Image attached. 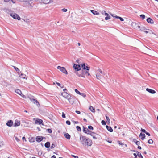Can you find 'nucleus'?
Instances as JSON below:
<instances>
[{
    "label": "nucleus",
    "mask_w": 158,
    "mask_h": 158,
    "mask_svg": "<svg viewBox=\"0 0 158 158\" xmlns=\"http://www.w3.org/2000/svg\"><path fill=\"white\" fill-rule=\"evenodd\" d=\"M75 91L76 93H77L79 95L81 94V93L79 91H78V90L77 89H75Z\"/></svg>",
    "instance_id": "obj_42"
},
{
    "label": "nucleus",
    "mask_w": 158,
    "mask_h": 158,
    "mask_svg": "<svg viewBox=\"0 0 158 158\" xmlns=\"http://www.w3.org/2000/svg\"><path fill=\"white\" fill-rule=\"evenodd\" d=\"M135 152L137 153V155L139 158H143L142 156L139 152L138 151H136Z\"/></svg>",
    "instance_id": "obj_22"
},
{
    "label": "nucleus",
    "mask_w": 158,
    "mask_h": 158,
    "mask_svg": "<svg viewBox=\"0 0 158 158\" xmlns=\"http://www.w3.org/2000/svg\"><path fill=\"white\" fill-rule=\"evenodd\" d=\"M57 68L64 74L66 75L68 74L67 72L64 67L59 66H57Z\"/></svg>",
    "instance_id": "obj_2"
},
{
    "label": "nucleus",
    "mask_w": 158,
    "mask_h": 158,
    "mask_svg": "<svg viewBox=\"0 0 158 158\" xmlns=\"http://www.w3.org/2000/svg\"><path fill=\"white\" fill-rule=\"evenodd\" d=\"M138 148L139 149H141L142 148H141V147H140V146H138Z\"/></svg>",
    "instance_id": "obj_64"
},
{
    "label": "nucleus",
    "mask_w": 158,
    "mask_h": 158,
    "mask_svg": "<svg viewBox=\"0 0 158 158\" xmlns=\"http://www.w3.org/2000/svg\"><path fill=\"white\" fill-rule=\"evenodd\" d=\"M111 15L114 18H116V17H118L115 14H111Z\"/></svg>",
    "instance_id": "obj_50"
},
{
    "label": "nucleus",
    "mask_w": 158,
    "mask_h": 158,
    "mask_svg": "<svg viewBox=\"0 0 158 158\" xmlns=\"http://www.w3.org/2000/svg\"><path fill=\"white\" fill-rule=\"evenodd\" d=\"M118 144H119V145H121L122 146L124 145V144L121 142H120V141H118L117 142Z\"/></svg>",
    "instance_id": "obj_41"
},
{
    "label": "nucleus",
    "mask_w": 158,
    "mask_h": 158,
    "mask_svg": "<svg viewBox=\"0 0 158 158\" xmlns=\"http://www.w3.org/2000/svg\"><path fill=\"white\" fill-rule=\"evenodd\" d=\"M73 67L76 70L78 71L80 70L81 67L80 65L75 64H74Z\"/></svg>",
    "instance_id": "obj_7"
},
{
    "label": "nucleus",
    "mask_w": 158,
    "mask_h": 158,
    "mask_svg": "<svg viewBox=\"0 0 158 158\" xmlns=\"http://www.w3.org/2000/svg\"><path fill=\"white\" fill-rule=\"evenodd\" d=\"M46 130L48 131V132L49 133H51L52 132V131L51 129H47Z\"/></svg>",
    "instance_id": "obj_43"
},
{
    "label": "nucleus",
    "mask_w": 158,
    "mask_h": 158,
    "mask_svg": "<svg viewBox=\"0 0 158 158\" xmlns=\"http://www.w3.org/2000/svg\"><path fill=\"white\" fill-rule=\"evenodd\" d=\"M116 18L119 19H120V21H124V19L123 18H121L120 17L118 16V17H116Z\"/></svg>",
    "instance_id": "obj_36"
},
{
    "label": "nucleus",
    "mask_w": 158,
    "mask_h": 158,
    "mask_svg": "<svg viewBox=\"0 0 158 158\" xmlns=\"http://www.w3.org/2000/svg\"><path fill=\"white\" fill-rule=\"evenodd\" d=\"M81 67L84 70H89L90 67L87 64L83 63L81 64Z\"/></svg>",
    "instance_id": "obj_5"
},
{
    "label": "nucleus",
    "mask_w": 158,
    "mask_h": 158,
    "mask_svg": "<svg viewBox=\"0 0 158 158\" xmlns=\"http://www.w3.org/2000/svg\"><path fill=\"white\" fill-rule=\"evenodd\" d=\"M98 71L101 74H103V75H105V73L104 72H103L101 69H98Z\"/></svg>",
    "instance_id": "obj_32"
},
{
    "label": "nucleus",
    "mask_w": 158,
    "mask_h": 158,
    "mask_svg": "<svg viewBox=\"0 0 158 158\" xmlns=\"http://www.w3.org/2000/svg\"><path fill=\"white\" fill-rule=\"evenodd\" d=\"M61 95L63 97H64L65 98H66L67 99H68V98H69L70 96V95L67 93L66 92L61 93Z\"/></svg>",
    "instance_id": "obj_6"
},
{
    "label": "nucleus",
    "mask_w": 158,
    "mask_h": 158,
    "mask_svg": "<svg viewBox=\"0 0 158 158\" xmlns=\"http://www.w3.org/2000/svg\"><path fill=\"white\" fill-rule=\"evenodd\" d=\"M146 90L148 92L151 93V94H154L156 93V91L153 89H149V88H147L146 89Z\"/></svg>",
    "instance_id": "obj_13"
},
{
    "label": "nucleus",
    "mask_w": 158,
    "mask_h": 158,
    "mask_svg": "<svg viewBox=\"0 0 158 158\" xmlns=\"http://www.w3.org/2000/svg\"><path fill=\"white\" fill-rule=\"evenodd\" d=\"M75 112L78 114H80L81 113V112L80 111L76 110L75 111Z\"/></svg>",
    "instance_id": "obj_56"
},
{
    "label": "nucleus",
    "mask_w": 158,
    "mask_h": 158,
    "mask_svg": "<svg viewBox=\"0 0 158 158\" xmlns=\"http://www.w3.org/2000/svg\"><path fill=\"white\" fill-rule=\"evenodd\" d=\"M56 146V144L53 143L52 144L51 146V149H53Z\"/></svg>",
    "instance_id": "obj_35"
},
{
    "label": "nucleus",
    "mask_w": 158,
    "mask_h": 158,
    "mask_svg": "<svg viewBox=\"0 0 158 158\" xmlns=\"http://www.w3.org/2000/svg\"><path fill=\"white\" fill-rule=\"evenodd\" d=\"M141 18L142 19H144L145 18V15H144L142 14L140 16Z\"/></svg>",
    "instance_id": "obj_37"
},
{
    "label": "nucleus",
    "mask_w": 158,
    "mask_h": 158,
    "mask_svg": "<svg viewBox=\"0 0 158 158\" xmlns=\"http://www.w3.org/2000/svg\"><path fill=\"white\" fill-rule=\"evenodd\" d=\"M66 123L68 125H70L71 124V122L67 120L66 121Z\"/></svg>",
    "instance_id": "obj_48"
},
{
    "label": "nucleus",
    "mask_w": 158,
    "mask_h": 158,
    "mask_svg": "<svg viewBox=\"0 0 158 158\" xmlns=\"http://www.w3.org/2000/svg\"><path fill=\"white\" fill-rule=\"evenodd\" d=\"M133 141L135 143L136 145H140V142L137 141L136 139H134Z\"/></svg>",
    "instance_id": "obj_24"
},
{
    "label": "nucleus",
    "mask_w": 158,
    "mask_h": 158,
    "mask_svg": "<svg viewBox=\"0 0 158 158\" xmlns=\"http://www.w3.org/2000/svg\"><path fill=\"white\" fill-rule=\"evenodd\" d=\"M10 15L14 19H17L18 20H20V17L17 14H16V13H11L10 14Z\"/></svg>",
    "instance_id": "obj_4"
},
{
    "label": "nucleus",
    "mask_w": 158,
    "mask_h": 158,
    "mask_svg": "<svg viewBox=\"0 0 158 158\" xmlns=\"http://www.w3.org/2000/svg\"><path fill=\"white\" fill-rule=\"evenodd\" d=\"M85 74H88V76H89V75H90L89 73H88V72H87V71H86V72H85Z\"/></svg>",
    "instance_id": "obj_60"
},
{
    "label": "nucleus",
    "mask_w": 158,
    "mask_h": 158,
    "mask_svg": "<svg viewBox=\"0 0 158 158\" xmlns=\"http://www.w3.org/2000/svg\"><path fill=\"white\" fill-rule=\"evenodd\" d=\"M73 122L75 124H77L78 123V121H73Z\"/></svg>",
    "instance_id": "obj_57"
},
{
    "label": "nucleus",
    "mask_w": 158,
    "mask_h": 158,
    "mask_svg": "<svg viewBox=\"0 0 158 158\" xmlns=\"http://www.w3.org/2000/svg\"><path fill=\"white\" fill-rule=\"evenodd\" d=\"M14 68V69H15V71L17 72H19V69L17 67L15 66H13Z\"/></svg>",
    "instance_id": "obj_34"
},
{
    "label": "nucleus",
    "mask_w": 158,
    "mask_h": 158,
    "mask_svg": "<svg viewBox=\"0 0 158 158\" xmlns=\"http://www.w3.org/2000/svg\"><path fill=\"white\" fill-rule=\"evenodd\" d=\"M56 84H57V85L59 86H60V87H61V88H63V86H62L61 85V84L59 83H58V82H56Z\"/></svg>",
    "instance_id": "obj_39"
},
{
    "label": "nucleus",
    "mask_w": 158,
    "mask_h": 158,
    "mask_svg": "<svg viewBox=\"0 0 158 158\" xmlns=\"http://www.w3.org/2000/svg\"><path fill=\"white\" fill-rule=\"evenodd\" d=\"M139 137L142 140H143L145 137V134L141 133L139 135Z\"/></svg>",
    "instance_id": "obj_16"
},
{
    "label": "nucleus",
    "mask_w": 158,
    "mask_h": 158,
    "mask_svg": "<svg viewBox=\"0 0 158 158\" xmlns=\"http://www.w3.org/2000/svg\"><path fill=\"white\" fill-rule=\"evenodd\" d=\"M101 123L102 125H105L106 124V123L105 121L104 120H102L101 121Z\"/></svg>",
    "instance_id": "obj_44"
},
{
    "label": "nucleus",
    "mask_w": 158,
    "mask_h": 158,
    "mask_svg": "<svg viewBox=\"0 0 158 158\" xmlns=\"http://www.w3.org/2000/svg\"><path fill=\"white\" fill-rule=\"evenodd\" d=\"M61 11L63 12H66L67 11V9L65 8H63L61 10Z\"/></svg>",
    "instance_id": "obj_46"
},
{
    "label": "nucleus",
    "mask_w": 158,
    "mask_h": 158,
    "mask_svg": "<svg viewBox=\"0 0 158 158\" xmlns=\"http://www.w3.org/2000/svg\"><path fill=\"white\" fill-rule=\"evenodd\" d=\"M83 131L85 133H86L87 134H89V133L91 132V131H89L88 129L87 128L85 127L84 126L83 127Z\"/></svg>",
    "instance_id": "obj_9"
},
{
    "label": "nucleus",
    "mask_w": 158,
    "mask_h": 158,
    "mask_svg": "<svg viewBox=\"0 0 158 158\" xmlns=\"http://www.w3.org/2000/svg\"><path fill=\"white\" fill-rule=\"evenodd\" d=\"M23 20L24 21H25V22H28V20H29V19H23Z\"/></svg>",
    "instance_id": "obj_52"
},
{
    "label": "nucleus",
    "mask_w": 158,
    "mask_h": 158,
    "mask_svg": "<svg viewBox=\"0 0 158 158\" xmlns=\"http://www.w3.org/2000/svg\"><path fill=\"white\" fill-rule=\"evenodd\" d=\"M96 77L98 79L100 80L101 78V76L100 74L98 73L96 74Z\"/></svg>",
    "instance_id": "obj_26"
},
{
    "label": "nucleus",
    "mask_w": 158,
    "mask_h": 158,
    "mask_svg": "<svg viewBox=\"0 0 158 158\" xmlns=\"http://www.w3.org/2000/svg\"><path fill=\"white\" fill-rule=\"evenodd\" d=\"M89 109L92 112H94V110H95L94 109V107L93 106H90L89 108Z\"/></svg>",
    "instance_id": "obj_29"
},
{
    "label": "nucleus",
    "mask_w": 158,
    "mask_h": 158,
    "mask_svg": "<svg viewBox=\"0 0 158 158\" xmlns=\"http://www.w3.org/2000/svg\"><path fill=\"white\" fill-rule=\"evenodd\" d=\"M62 117L63 118H66L65 114L64 112L62 113Z\"/></svg>",
    "instance_id": "obj_47"
},
{
    "label": "nucleus",
    "mask_w": 158,
    "mask_h": 158,
    "mask_svg": "<svg viewBox=\"0 0 158 158\" xmlns=\"http://www.w3.org/2000/svg\"><path fill=\"white\" fill-rule=\"evenodd\" d=\"M43 120L40 119H37L35 121V123L36 124H41Z\"/></svg>",
    "instance_id": "obj_12"
},
{
    "label": "nucleus",
    "mask_w": 158,
    "mask_h": 158,
    "mask_svg": "<svg viewBox=\"0 0 158 158\" xmlns=\"http://www.w3.org/2000/svg\"><path fill=\"white\" fill-rule=\"evenodd\" d=\"M10 0H4V1L5 2H7L10 1Z\"/></svg>",
    "instance_id": "obj_59"
},
{
    "label": "nucleus",
    "mask_w": 158,
    "mask_h": 158,
    "mask_svg": "<svg viewBox=\"0 0 158 158\" xmlns=\"http://www.w3.org/2000/svg\"><path fill=\"white\" fill-rule=\"evenodd\" d=\"M70 97H71L70 96L69 98H68L67 100L70 104H72L74 103V101L73 99L70 98Z\"/></svg>",
    "instance_id": "obj_19"
},
{
    "label": "nucleus",
    "mask_w": 158,
    "mask_h": 158,
    "mask_svg": "<svg viewBox=\"0 0 158 158\" xmlns=\"http://www.w3.org/2000/svg\"><path fill=\"white\" fill-rule=\"evenodd\" d=\"M106 121L107 122L109 123H110V120L109 118L107 116H106Z\"/></svg>",
    "instance_id": "obj_33"
},
{
    "label": "nucleus",
    "mask_w": 158,
    "mask_h": 158,
    "mask_svg": "<svg viewBox=\"0 0 158 158\" xmlns=\"http://www.w3.org/2000/svg\"><path fill=\"white\" fill-rule=\"evenodd\" d=\"M95 134V133L94 132L91 131L89 134L90 135H91L92 136H93L94 135V134Z\"/></svg>",
    "instance_id": "obj_38"
},
{
    "label": "nucleus",
    "mask_w": 158,
    "mask_h": 158,
    "mask_svg": "<svg viewBox=\"0 0 158 158\" xmlns=\"http://www.w3.org/2000/svg\"><path fill=\"white\" fill-rule=\"evenodd\" d=\"M141 131L142 132H144V133H145L146 132V130L145 129H143L142 128H141Z\"/></svg>",
    "instance_id": "obj_49"
},
{
    "label": "nucleus",
    "mask_w": 158,
    "mask_h": 158,
    "mask_svg": "<svg viewBox=\"0 0 158 158\" xmlns=\"http://www.w3.org/2000/svg\"><path fill=\"white\" fill-rule=\"evenodd\" d=\"M15 139L16 140L17 142H19V139L16 137H15Z\"/></svg>",
    "instance_id": "obj_51"
},
{
    "label": "nucleus",
    "mask_w": 158,
    "mask_h": 158,
    "mask_svg": "<svg viewBox=\"0 0 158 158\" xmlns=\"http://www.w3.org/2000/svg\"><path fill=\"white\" fill-rule=\"evenodd\" d=\"M50 145V143L49 142H46L44 145L45 147L46 148H49Z\"/></svg>",
    "instance_id": "obj_21"
},
{
    "label": "nucleus",
    "mask_w": 158,
    "mask_h": 158,
    "mask_svg": "<svg viewBox=\"0 0 158 158\" xmlns=\"http://www.w3.org/2000/svg\"><path fill=\"white\" fill-rule=\"evenodd\" d=\"M93 137V138L94 139H97V138L96 137H95V136H94H94Z\"/></svg>",
    "instance_id": "obj_61"
},
{
    "label": "nucleus",
    "mask_w": 158,
    "mask_h": 158,
    "mask_svg": "<svg viewBox=\"0 0 158 158\" xmlns=\"http://www.w3.org/2000/svg\"><path fill=\"white\" fill-rule=\"evenodd\" d=\"M82 74H79V73L77 72H76L75 73L77 76H78L79 77H85L83 75L84 74V73H83V70L82 71Z\"/></svg>",
    "instance_id": "obj_14"
},
{
    "label": "nucleus",
    "mask_w": 158,
    "mask_h": 158,
    "mask_svg": "<svg viewBox=\"0 0 158 158\" xmlns=\"http://www.w3.org/2000/svg\"><path fill=\"white\" fill-rule=\"evenodd\" d=\"M91 12L94 15H98L99 14V13L97 11L94 10H91Z\"/></svg>",
    "instance_id": "obj_25"
},
{
    "label": "nucleus",
    "mask_w": 158,
    "mask_h": 158,
    "mask_svg": "<svg viewBox=\"0 0 158 158\" xmlns=\"http://www.w3.org/2000/svg\"><path fill=\"white\" fill-rule=\"evenodd\" d=\"M22 139L23 140H25V141H26L25 138L24 137H23Z\"/></svg>",
    "instance_id": "obj_62"
},
{
    "label": "nucleus",
    "mask_w": 158,
    "mask_h": 158,
    "mask_svg": "<svg viewBox=\"0 0 158 158\" xmlns=\"http://www.w3.org/2000/svg\"><path fill=\"white\" fill-rule=\"evenodd\" d=\"M13 122L12 120L8 121L6 123V125L8 127H10L13 125Z\"/></svg>",
    "instance_id": "obj_10"
},
{
    "label": "nucleus",
    "mask_w": 158,
    "mask_h": 158,
    "mask_svg": "<svg viewBox=\"0 0 158 158\" xmlns=\"http://www.w3.org/2000/svg\"><path fill=\"white\" fill-rule=\"evenodd\" d=\"M30 100L34 103L36 104L37 105H39V102L37 101L34 98L33 96H31L29 97Z\"/></svg>",
    "instance_id": "obj_3"
},
{
    "label": "nucleus",
    "mask_w": 158,
    "mask_h": 158,
    "mask_svg": "<svg viewBox=\"0 0 158 158\" xmlns=\"http://www.w3.org/2000/svg\"><path fill=\"white\" fill-rule=\"evenodd\" d=\"M88 128L89 129H90V130H93V127L91 126H88Z\"/></svg>",
    "instance_id": "obj_45"
},
{
    "label": "nucleus",
    "mask_w": 158,
    "mask_h": 158,
    "mask_svg": "<svg viewBox=\"0 0 158 158\" xmlns=\"http://www.w3.org/2000/svg\"><path fill=\"white\" fill-rule=\"evenodd\" d=\"M80 95H81L83 97H85L86 96L85 94V93H81V94H80Z\"/></svg>",
    "instance_id": "obj_40"
},
{
    "label": "nucleus",
    "mask_w": 158,
    "mask_h": 158,
    "mask_svg": "<svg viewBox=\"0 0 158 158\" xmlns=\"http://www.w3.org/2000/svg\"><path fill=\"white\" fill-rule=\"evenodd\" d=\"M20 77L22 78L25 79L26 77V75L24 74H21Z\"/></svg>",
    "instance_id": "obj_27"
},
{
    "label": "nucleus",
    "mask_w": 158,
    "mask_h": 158,
    "mask_svg": "<svg viewBox=\"0 0 158 158\" xmlns=\"http://www.w3.org/2000/svg\"><path fill=\"white\" fill-rule=\"evenodd\" d=\"M105 15H106V16L105 18V19L106 20H107L108 19H110V17L109 15L108 14V13H106L105 14Z\"/></svg>",
    "instance_id": "obj_23"
},
{
    "label": "nucleus",
    "mask_w": 158,
    "mask_h": 158,
    "mask_svg": "<svg viewBox=\"0 0 158 158\" xmlns=\"http://www.w3.org/2000/svg\"><path fill=\"white\" fill-rule=\"evenodd\" d=\"M137 27L138 28H140V30L141 31H143L145 29L144 27H140L138 25L137 26Z\"/></svg>",
    "instance_id": "obj_28"
},
{
    "label": "nucleus",
    "mask_w": 158,
    "mask_h": 158,
    "mask_svg": "<svg viewBox=\"0 0 158 158\" xmlns=\"http://www.w3.org/2000/svg\"><path fill=\"white\" fill-rule=\"evenodd\" d=\"M64 136L66 139H70V135L68 133H65L64 134Z\"/></svg>",
    "instance_id": "obj_20"
},
{
    "label": "nucleus",
    "mask_w": 158,
    "mask_h": 158,
    "mask_svg": "<svg viewBox=\"0 0 158 158\" xmlns=\"http://www.w3.org/2000/svg\"><path fill=\"white\" fill-rule=\"evenodd\" d=\"M106 127L107 130L110 132H112L113 130L111 127L107 125L106 126Z\"/></svg>",
    "instance_id": "obj_18"
},
{
    "label": "nucleus",
    "mask_w": 158,
    "mask_h": 158,
    "mask_svg": "<svg viewBox=\"0 0 158 158\" xmlns=\"http://www.w3.org/2000/svg\"><path fill=\"white\" fill-rule=\"evenodd\" d=\"M145 134H146L147 135H148V136H150V134L148 132H146L145 133Z\"/></svg>",
    "instance_id": "obj_58"
},
{
    "label": "nucleus",
    "mask_w": 158,
    "mask_h": 158,
    "mask_svg": "<svg viewBox=\"0 0 158 158\" xmlns=\"http://www.w3.org/2000/svg\"><path fill=\"white\" fill-rule=\"evenodd\" d=\"M147 21L148 23L153 24L154 23V21L153 20L151 19L150 18H148L147 19Z\"/></svg>",
    "instance_id": "obj_15"
},
{
    "label": "nucleus",
    "mask_w": 158,
    "mask_h": 158,
    "mask_svg": "<svg viewBox=\"0 0 158 158\" xmlns=\"http://www.w3.org/2000/svg\"><path fill=\"white\" fill-rule=\"evenodd\" d=\"M43 139V137L42 136H37L36 138V140L38 142H40Z\"/></svg>",
    "instance_id": "obj_11"
},
{
    "label": "nucleus",
    "mask_w": 158,
    "mask_h": 158,
    "mask_svg": "<svg viewBox=\"0 0 158 158\" xmlns=\"http://www.w3.org/2000/svg\"><path fill=\"white\" fill-rule=\"evenodd\" d=\"M15 92L16 93L18 94H19L22 97H23L24 96L23 94H22V95H21V94H22L21 91L19 89H17L15 90Z\"/></svg>",
    "instance_id": "obj_17"
},
{
    "label": "nucleus",
    "mask_w": 158,
    "mask_h": 158,
    "mask_svg": "<svg viewBox=\"0 0 158 158\" xmlns=\"http://www.w3.org/2000/svg\"><path fill=\"white\" fill-rule=\"evenodd\" d=\"M106 13H107L105 11H103L102 12V14H103V15H105V14Z\"/></svg>",
    "instance_id": "obj_54"
},
{
    "label": "nucleus",
    "mask_w": 158,
    "mask_h": 158,
    "mask_svg": "<svg viewBox=\"0 0 158 158\" xmlns=\"http://www.w3.org/2000/svg\"><path fill=\"white\" fill-rule=\"evenodd\" d=\"M72 156L74 158H78V157L77 156H75L72 155Z\"/></svg>",
    "instance_id": "obj_55"
},
{
    "label": "nucleus",
    "mask_w": 158,
    "mask_h": 158,
    "mask_svg": "<svg viewBox=\"0 0 158 158\" xmlns=\"http://www.w3.org/2000/svg\"><path fill=\"white\" fill-rule=\"evenodd\" d=\"M133 155L135 156V158H137V155L136 153H134L133 154Z\"/></svg>",
    "instance_id": "obj_53"
},
{
    "label": "nucleus",
    "mask_w": 158,
    "mask_h": 158,
    "mask_svg": "<svg viewBox=\"0 0 158 158\" xmlns=\"http://www.w3.org/2000/svg\"><path fill=\"white\" fill-rule=\"evenodd\" d=\"M20 124V122L18 120H15V123L13 124L14 126L16 127L19 126Z\"/></svg>",
    "instance_id": "obj_8"
},
{
    "label": "nucleus",
    "mask_w": 158,
    "mask_h": 158,
    "mask_svg": "<svg viewBox=\"0 0 158 158\" xmlns=\"http://www.w3.org/2000/svg\"><path fill=\"white\" fill-rule=\"evenodd\" d=\"M51 158H56V156L55 155L52 156Z\"/></svg>",
    "instance_id": "obj_63"
},
{
    "label": "nucleus",
    "mask_w": 158,
    "mask_h": 158,
    "mask_svg": "<svg viewBox=\"0 0 158 158\" xmlns=\"http://www.w3.org/2000/svg\"><path fill=\"white\" fill-rule=\"evenodd\" d=\"M76 129L78 131H81L80 127L79 126H76Z\"/></svg>",
    "instance_id": "obj_30"
},
{
    "label": "nucleus",
    "mask_w": 158,
    "mask_h": 158,
    "mask_svg": "<svg viewBox=\"0 0 158 158\" xmlns=\"http://www.w3.org/2000/svg\"><path fill=\"white\" fill-rule=\"evenodd\" d=\"M79 139L80 143L84 147H88L92 144V140L85 136L80 135Z\"/></svg>",
    "instance_id": "obj_1"
},
{
    "label": "nucleus",
    "mask_w": 158,
    "mask_h": 158,
    "mask_svg": "<svg viewBox=\"0 0 158 158\" xmlns=\"http://www.w3.org/2000/svg\"><path fill=\"white\" fill-rule=\"evenodd\" d=\"M148 143L149 144H152L153 143V141L152 139H150L148 141Z\"/></svg>",
    "instance_id": "obj_31"
}]
</instances>
